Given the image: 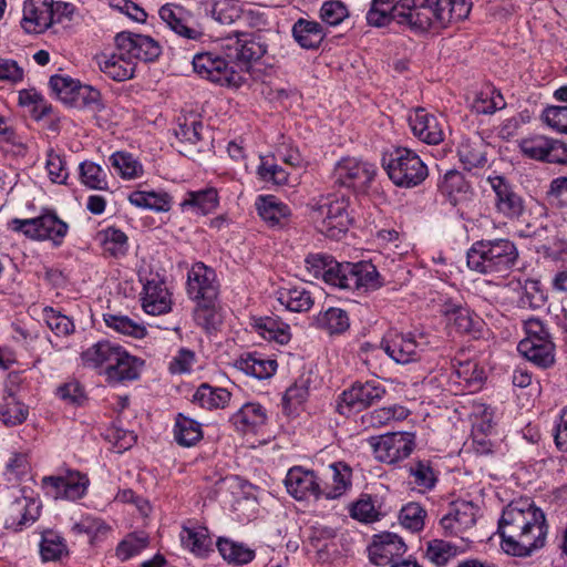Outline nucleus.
Returning a JSON list of instances; mask_svg holds the SVG:
<instances>
[{"mask_svg":"<svg viewBox=\"0 0 567 567\" xmlns=\"http://www.w3.org/2000/svg\"><path fill=\"white\" fill-rule=\"evenodd\" d=\"M498 534L505 554L526 558L545 546L548 525L544 512L534 502L518 499L503 509Z\"/></svg>","mask_w":567,"mask_h":567,"instance_id":"nucleus-1","label":"nucleus"},{"mask_svg":"<svg viewBox=\"0 0 567 567\" xmlns=\"http://www.w3.org/2000/svg\"><path fill=\"white\" fill-rule=\"evenodd\" d=\"M466 258L471 270L503 277L516 266L518 250L508 239L480 240L472 245Z\"/></svg>","mask_w":567,"mask_h":567,"instance_id":"nucleus-2","label":"nucleus"},{"mask_svg":"<svg viewBox=\"0 0 567 567\" xmlns=\"http://www.w3.org/2000/svg\"><path fill=\"white\" fill-rule=\"evenodd\" d=\"M524 329L526 337L518 343V352L539 368L551 367L555 362V344L548 328L539 319L529 318L524 321Z\"/></svg>","mask_w":567,"mask_h":567,"instance_id":"nucleus-3","label":"nucleus"},{"mask_svg":"<svg viewBox=\"0 0 567 567\" xmlns=\"http://www.w3.org/2000/svg\"><path fill=\"white\" fill-rule=\"evenodd\" d=\"M383 167L390 179L401 187H414L427 176V167L420 156L406 147H396L388 158L383 159Z\"/></svg>","mask_w":567,"mask_h":567,"instance_id":"nucleus-4","label":"nucleus"},{"mask_svg":"<svg viewBox=\"0 0 567 567\" xmlns=\"http://www.w3.org/2000/svg\"><path fill=\"white\" fill-rule=\"evenodd\" d=\"M394 13L396 23L414 33L441 29L430 0H399Z\"/></svg>","mask_w":567,"mask_h":567,"instance_id":"nucleus-5","label":"nucleus"},{"mask_svg":"<svg viewBox=\"0 0 567 567\" xmlns=\"http://www.w3.org/2000/svg\"><path fill=\"white\" fill-rule=\"evenodd\" d=\"M378 461L394 464L411 455L415 447V436L410 432H390L368 439Z\"/></svg>","mask_w":567,"mask_h":567,"instance_id":"nucleus-6","label":"nucleus"},{"mask_svg":"<svg viewBox=\"0 0 567 567\" xmlns=\"http://www.w3.org/2000/svg\"><path fill=\"white\" fill-rule=\"evenodd\" d=\"M89 483L85 474L76 470H65L58 475L43 476L41 487L54 499L76 501L85 495Z\"/></svg>","mask_w":567,"mask_h":567,"instance_id":"nucleus-7","label":"nucleus"},{"mask_svg":"<svg viewBox=\"0 0 567 567\" xmlns=\"http://www.w3.org/2000/svg\"><path fill=\"white\" fill-rule=\"evenodd\" d=\"M192 63L197 74L219 85H238L241 81V76L234 69L231 61L212 52L195 54Z\"/></svg>","mask_w":567,"mask_h":567,"instance_id":"nucleus-8","label":"nucleus"},{"mask_svg":"<svg viewBox=\"0 0 567 567\" xmlns=\"http://www.w3.org/2000/svg\"><path fill=\"white\" fill-rule=\"evenodd\" d=\"M13 229L35 240H52L60 244L66 235L68 225L58 215H38L29 219H13Z\"/></svg>","mask_w":567,"mask_h":567,"instance_id":"nucleus-9","label":"nucleus"},{"mask_svg":"<svg viewBox=\"0 0 567 567\" xmlns=\"http://www.w3.org/2000/svg\"><path fill=\"white\" fill-rule=\"evenodd\" d=\"M385 393L384 386L378 381L355 382L342 392L338 412L344 415L352 411H362L381 401Z\"/></svg>","mask_w":567,"mask_h":567,"instance_id":"nucleus-10","label":"nucleus"},{"mask_svg":"<svg viewBox=\"0 0 567 567\" xmlns=\"http://www.w3.org/2000/svg\"><path fill=\"white\" fill-rule=\"evenodd\" d=\"M115 45L122 54H127L133 62H153L162 53V47L154 38L131 31H122L115 35Z\"/></svg>","mask_w":567,"mask_h":567,"instance_id":"nucleus-11","label":"nucleus"},{"mask_svg":"<svg viewBox=\"0 0 567 567\" xmlns=\"http://www.w3.org/2000/svg\"><path fill=\"white\" fill-rule=\"evenodd\" d=\"M186 290L195 302L217 301L219 286L215 270L203 262L194 264L187 272Z\"/></svg>","mask_w":567,"mask_h":567,"instance_id":"nucleus-12","label":"nucleus"},{"mask_svg":"<svg viewBox=\"0 0 567 567\" xmlns=\"http://www.w3.org/2000/svg\"><path fill=\"white\" fill-rule=\"evenodd\" d=\"M375 174L374 164L357 157H342L334 166L336 182L346 187L365 188Z\"/></svg>","mask_w":567,"mask_h":567,"instance_id":"nucleus-13","label":"nucleus"},{"mask_svg":"<svg viewBox=\"0 0 567 567\" xmlns=\"http://www.w3.org/2000/svg\"><path fill=\"white\" fill-rule=\"evenodd\" d=\"M228 40L227 58L231 60L234 69L236 66H239L240 69L244 66L247 68L249 62L262 58L268 49V44L259 33H243L236 37L235 40L231 38Z\"/></svg>","mask_w":567,"mask_h":567,"instance_id":"nucleus-14","label":"nucleus"},{"mask_svg":"<svg viewBox=\"0 0 567 567\" xmlns=\"http://www.w3.org/2000/svg\"><path fill=\"white\" fill-rule=\"evenodd\" d=\"M409 125L420 141L436 145L444 141V118L430 113L424 107H416L409 113Z\"/></svg>","mask_w":567,"mask_h":567,"instance_id":"nucleus-15","label":"nucleus"},{"mask_svg":"<svg viewBox=\"0 0 567 567\" xmlns=\"http://www.w3.org/2000/svg\"><path fill=\"white\" fill-rule=\"evenodd\" d=\"M380 348L396 363L406 364L420 359L422 344L412 333L390 331L380 343Z\"/></svg>","mask_w":567,"mask_h":567,"instance_id":"nucleus-16","label":"nucleus"},{"mask_svg":"<svg viewBox=\"0 0 567 567\" xmlns=\"http://www.w3.org/2000/svg\"><path fill=\"white\" fill-rule=\"evenodd\" d=\"M287 492L297 501L319 499L322 496L321 478L312 470L291 467L285 478Z\"/></svg>","mask_w":567,"mask_h":567,"instance_id":"nucleus-17","label":"nucleus"},{"mask_svg":"<svg viewBox=\"0 0 567 567\" xmlns=\"http://www.w3.org/2000/svg\"><path fill=\"white\" fill-rule=\"evenodd\" d=\"M39 515V503L18 491L17 494H12V501L3 508L4 527L19 530L23 526L35 522Z\"/></svg>","mask_w":567,"mask_h":567,"instance_id":"nucleus-18","label":"nucleus"},{"mask_svg":"<svg viewBox=\"0 0 567 567\" xmlns=\"http://www.w3.org/2000/svg\"><path fill=\"white\" fill-rule=\"evenodd\" d=\"M405 551L406 545L402 538L389 532L375 535L368 547L369 559L377 566H392Z\"/></svg>","mask_w":567,"mask_h":567,"instance_id":"nucleus-19","label":"nucleus"},{"mask_svg":"<svg viewBox=\"0 0 567 567\" xmlns=\"http://www.w3.org/2000/svg\"><path fill=\"white\" fill-rule=\"evenodd\" d=\"M21 27L28 33L40 34L52 27V0H25Z\"/></svg>","mask_w":567,"mask_h":567,"instance_id":"nucleus-20","label":"nucleus"},{"mask_svg":"<svg viewBox=\"0 0 567 567\" xmlns=\"http://www.w3.org/2000/svg\"><path fill=\"white\" fill-rule=\"evenodd\" d=\"M142 306L146 313L158 316L171 310V293L158 276L147 280L143 288Z\"/></svg>","mask_w":567,"mask_h":567,"instance_id":"nucleus-21","label":"nucleus"},{"mask_svg":"<svg viewBox=\"0 0 567 567\" xmlns=\"http://www.w3.org/2000/svg\"><path fill=\"white\" fill-rule=\"evenodd\" d=\"M442 313L457 332L468 334L475 339L481 336L484 321L468 308L455 303H445Z\"/></svg>","mask_w":567,"mask_h":567,"instance_id":"nucleus-22","label":"nucleus"},{"mask_svg":"<svg viewBox=\"0 0 567 567\" xmlns=\"http://www.w3.org/2000/svg\"><path fill=\"white\" fill-rule=\"evenodd\" d=\"M144 361L137 357L131 355L123 347L116 355L109 370L100 371L106 377L110 383H122L134 381L140 378Z\"/></svg>","mask_w":567,"mask_h":567,"instance_id":"nucleus-23","label":"nucleus"},{"mask_svg":"<svg viewBox=\"0 0 567 567\" xmlns=\"http://www.w3.org/2000/svg\"><path fill=\"white\" fill-rule=\"evenodd\" d=\"M441 195L453 206H462L470 202L473 192L465 177L458 171H449L439 183Z\"/></svg>","mask_w":567,"mask_h":567,"instance_id":"nucleus-24","label":"nucleus"},{"mask_svg":"<svg viewBox=\"0 0 567 567\" xmlns=\"http://www.w3.org/2000/svg\"><path fill=\"white\" fill-rule=\"evenodd\" d=\"M439 21V28L446 29L465 20L472 10V0H430Z\"/></svg>","mask_w":567,"mask_h":567,"instance_id":"nucleus-25","label":"nucleus"},{"mask_svg":"<svg viewBox=\"0 0 567 567\" xmlns=\"http://www.w3.org/2000/svg\"><path fill=\"white\" fill-rule=\"evenodd\" d=\"M158 14L162 21L177 35L187 40H199L203 37V32L190 25L188 20L184 18V11L181 7L166 3L161 7Z\"/></svg>","mask_w":567,"mask_h":567,"instance_id":"nucleus-26","label":"nucleus"},{"mask_svg":"<svg viewBox=\"0 0 567 567\" xmlns=\"http://www.w3.org/2000/svg\"><path fill=\"white\" fill-rule=\"evenodd\" d=\"M100 70L114 81L122 82L134 76L136 64L127 54L115 48L112 54L99 59Z\"/></svg>","mask_w":567,"mask_h":567,"instance_id":"nucleus-27","label":"nucleus"},{"mask_svg":"<svg viewBox=\"0 0 567 567\" xmlns=\"http://www.w3.org/2000/svg\"><path fill=\"white\" fill-rule=\"evenodd\" d=\"M291 34L293 40L306 50L319 49L327 37L320 22L305 18H300L293 23Z\"/></svg>","mask_w":567,"mask_h":567,"instance_id":"nucleus-28","label":"nucleus"},{"mask_svg":"<svg viewBox=\"0 0 567 567\" xmlns=\"http://www.w3.org/2000/svg\"><path fill=\"white\" fill-rule=\"evenodd\" d=\"M121 349L122 347L118 344L102 340L83 351L81 359L85 367L104 371L109 370V367L113 364Z\"/></svg>","mask_w":567,"mask_h":567,"instance_id":"nucleus-29","label":"nucleus"},{"mask_svg":"<svg viewBox=\"0 0 567 567\" xmlns=\"http://www.w3.org/2000/svg\"><path fill=\"white\" fill-rule=\"evenodd\" d=\"M486 181L495 193L496 207L499 213H522V198L512 189L505 177L491 175Z\"/></svg>","mask_w":567,"mask_h":567,"instance_id":"nucleus-30","label":"nucleus"},{"mask_svg":"<svg viewBox=\"0 0 567 567\" xmlns=\"http://www.w3.org/2000/svg\"><path fill=\"white\" fill-rule=\"evenodd\" d=\"M266 421V409L257 402H248L244 404L230 417V422L236 427V430L243 433L255 432L257 427L264 425Z\"/></svg>","mask_w":567,"mask_h":567,"instance_id":"nucleus-31","label":"nucleus"},{"mask_svg":"<svg viewBox=\"0 0 567 567\" xmlns=\"http://www.w3.org/2000/svg\"><path fill=\"white\" fill-rule=\"evenodd\" d=\"M453 374L460 384H463L470 392L480 390L485 381L484 369L475 360L452 361Z\"/></svg>","mask_w":567,"mask_h":567,"instance_id":"nucleus-32","label":"nucleus"},{"mask_svg":"<svg viewBox=\"0 0 567 567\" xmlns=\"http://www.w3.org/2000/svg\"><path fill=\"white\" fill-rule=\"evenodd\" d=\"M330 468L331 482L321 480V494L326 499H336L351 487V468L342 462L331 464Z\"/></svg>","mask_w":567,"mask_h":567,"instance_id":"nucleus-33","label":"nucleus"},{"mask_svg":"<svg viewBox=\"0 0 567 567\" xmlns=\"http://www.w3.org/2000/svg\"><path fill=\"white\" fill-rule=\"evenodd\" d=\"M315 326L330 336L342 334L350 328V318L346 310L330 307L318 313Z\"/></svg>","mask_w":567,"mask_h":567,"instance_id":"nucleus-34","label":"nucleus"},{"mask_svg":"<svg viewBox=\"0 0 567 567\" xmlns=\"http://www.w3.org/2000/svg\"><path fill=\"white\" fill-rule=\"evenodd\" d=\"M136 208L167 213L172 209V196L164 190H134L128 196Z\"/></svg>","mask_w":567,"mask_h":567,"instance_id":"nucleus-35","label":"nucleus"},{"mask_svg":"<svg viewBox=\"0 0 567 567\" xmlns=\"http://www.w3.org/2000/svg\"><path fill=\"white\" fill-rule=\"evenodd\" d=\"M218 204L217 190L213 187H206L199 190L187 192L179 205L183 210L212 213L218 207Z\"/></svg>","mask_w":567,"mask_h":567,"instance_id":"nucleus-36","label":"nucleus"},{"mask_svg":"<svg viewBox=\"0 0 567 567\" xmlns=\"http://www.w3.org/2000/svg\"><path fill=\"white\" fill-rule=\"evenodd\" d=\"M486 146L480 137L462 138L457 146L460 162L465 169L484 166L486 163Z\"/></svg>","mask_w":567,"mask_h":567,"instance_id":"nucleus-37","label":"nucleus"},{"mask_svg":"<svg viewBox=\"0 0 567 567\" xmlns=\"http://www.w3.org/2000/svg\"><path fill=\"white\" fill-rule=\"evenodd\" d=\"M179 537L182 545L196 556L203 557L212 550V539L205 527L183 526Z\"/></svg>","mask_w":567,"mask_h":567,"instance_id":"nucleus-38","label":"nucleus"},{"mask_svg":"<svg viewBox=\"0 0 567 567\" xmlns=\"http://www.w3.org/2000/svg\"><path fill=\"white\" fill-rule=\"evenodd\" d=\"M28 414V408L11 391L3 393L0 401V421L4 425H19L27 420Z\"/></svg>","mask_w":567,"mask_h":567,"instance_id":"nucleus-39","label":"nucleus"},{"mask_svg":"<svg viewBox=\"0 0 567 567\" xmlns=\"http://www.w3.org/2000/svg\"><path fill=\"white\" fill-rule=\"evenodd\" d=\"M110 165L116 174L125 181L140 178L144 174L142 163L133 154L124 151H117L109 157Z\"/></svg>","mask_w":567,"mask_h":567,"instance_id":"nucleus-40","label":"nucleus"},{"mask_svg":"<svg viewBox=\"0 0 567 567\" xmlns=\"http://www.w3.org/2000/svg\"><path fill=\"white\" fill-rule=\"evenodd\" d=\"M174 437L182 446H194L203 439L202 425L197 421L178 413L174 425Z\"/></svg>","mask_w":567,"mask_h":567,"instance_id":"nucleus-41","label":"nucleus"},{"mask_svg":"<svg viewBox=\"0 0 567 567\" xmlns=\"http://www.w3.org/2000/svg\"><path fill=\"white\" fill-rule=\"evenodd\" d=\"M277 300L293 312H307L313 306L310 291L303 287L282 288L278 291Z\"/></svg>","mask_w":567,"mask_h":567,"instance_id":"nucleus-42","label":"nucleus"},{"mask_svg":"<svg viewBox=\"0 0 567 567\" xmlns=\"http://www.w3.org/2000/svg\"><path fill=\"white\" fill-rule=\"evenodd\" d=\"M230 396V392L224 388H214L208 383H203L197 388L193 398L202 408L213 410L224 409Z\"/></svg>","mask_w":567,"mask_h":567,"instance_id":"nucleus-43","label":"nucleus"},{"mask_svg":"<svg viewBox=\"0 0 567 567\" xmlns=\"http://www.w3.org/2000/svg\"><path fill=\"white\" fill-rule=\"evenodd\" d=\"M352 270L350 279H348L349 290H355L360 288L375 289L380 286L378 278L379 274L377 268L369 262L352 264Z\"/></svg>","mask_w":567,"mask_h":567,"instance_id":"nucleus-44","label":"nucleus"},{"mask_svg":"<svg viewBox=\"0 0 567 567\" xmlns=\"http://www.w3.org/2000/svg\"><path fill=\"white\" fill-rule=\"evenodd\" d=\"M310 383V374H301L295 383L286 390L282 398V408L287 414L297 410V408L307 400Z\"/></svg>","mask_w":567,"mask_h":567,"instance_id":"nucleus-45","label":"nucleus"},{"mask_svg":"<svg viewBox=\"0 0 567 567\" xmlns=\"http://www.w3.org/2000/svg\"><path fill=\"white\" fill-rule=\"evenodd\" d=\"M80 182L91 189L107 190L109 178L106 171L92 161H84L79 165Z\"/></svg>","mask_w":567,"mask_h":567,"instance_id":"nucleus-46","label":"nucleus"},{"mask_svg":"<svg viewBox=\"0 0 567 567\" xmlns=\"http://www.w3.org/2000/svg\"><path fill=\"white\" fill-rule=\"evenodd\" d=\"M217 548L220 555L229 564L245 565L255 558V551L241 543L227 538H219Z\"/></svg>","mask_w":567,"mask_h":567,"instance_id":"nucleus-47","label":"nucleus"},{"mask_svg":"<svg viewBox=\"0 0 567 567\" xmlns=\"http://www.w3.org/2000/svg\"><path fill=\"white\" fill-rule=\"evenodd\" d=\"M408 415L403 406H389L370 411L361 416V424L365 430L377 429L386 425L393 420H401Z\"/></svg>","mask_w":567,"mask_h":567,"instance_id":"nucleus-48","label":"nucleus"},{"mask_svg":"<svg viewBox=\"0 0 567 567\" xmlns=\"http://www.w3.org/2000/svg\"><path fill=\"white\" fill-rule=\"evenodd\" d=\"M357 196L350 192H336L322 196L317 203V209L321 213H347L355 210Z\"/></svg>","mask_w":567,"mask_h":567,"instance_id":"nucleus-49","label":"nucleus"},{"mask_svg":"<svg viewBox=\"0 0 567 567\" xmlns=\"http://www.w3.org/2000/svg\"><path fill=\"white\" fill-rule=\"evenodd\" d=\"M409 474L413 477L414 484L422 493L432 491L439 481L431 461L427 460H419L411 464Z\"/></svg>","mask_w":567,"mask_h":567,"instance_id":"nucleus-50","label":"nucleus"},{"mask_svg":"<svg viewBox=\"0 0 567 567\" xmlns=\"http://www.w3.org/2000/svg\"><path fill=\"white\" fill-rule=\"evenodd\" d=\"M255 328L266 340L286 344L290 340L289 327L274 318L265 317L256 320Z\"/></svg>","mask_w":567,"mask_h":567,"instance_id":"nucleus-51","label":"nucleus"},{"mask_svg":"<svg viewBox=\"0 0 567 567\" xmlns=\"http://www.w3.org/2000/svg\"><path fill=\"white\" fill-rule=\"evenodd\" d=\"M551 138L545 135H532L519 141L520 152L528 158L547 162Z\"/></svg>","mask_w":567,"mask_h":567,"instance_id":"nucleus-52","label":"nucleus"},{"mask_svg":"<svg viewBox=\"0 0 567 567\" xmlns=\"http://www.w3.org/2000/svg\"><path fill=\"white\" fill-rule=\"evenodd\" d=\"M350 514L352 518L363 523L377 522L382 516L379 499L371 495H362L355 503H353Z\"/></svg>","mask_w":567,"mask_h":567,"instance_id":"nucleus-53","label":"nucleus"},{"mask_svg":"<svg viewBox=\"0 0 567 567\" xmlns=\"http://www.w3.org/2000/svg\"><path fill=\"white\" fill-rule=\"evenodd\" d=\"M348 215H321V219L316 220V228L326 237L339 240L349 229L350 219Z\"/></svg>","mask_w":567,"mask_h":567,"instance_id":"nucleus-54","label":"nucleus"},{"mask_svg":"<svg viewBox=\"0 0 567 567\" xmlns=\"http://www.w3.org/2000/svg\"><path fill=\"white\" fill-rule=\"evenodd\" d=\"M239 369L248 375L262 380L270 378L276 372L277 362L248 354L240 359Z\"/></svg>","mask_w":567,"mask_h":567,"instance_id":"nucleus-55","label":"nucleus"},{"mask_svg":"<svg viewBox=\"0 0 567 567\" xmlns=\"http://www.w3.org/2000/svg\"><path fill=\"white\" fill-rule=\"evenodd\" d=\"M40 554L44 561L60 560L68 555L63 537L52 530L44 532L40 543Z\"/></svg>","mask_w":567,"mask_h":567,"instance_id":"nucleus-56","label":"nucleus"},{"mask_svg":"<svg viewBox=\"0 0 567 567\" xmlns=\"http://www.w3.org/2000/svg\"><path fill=\"white\" fill-rule=\"evenodd\" d=\"M105 324L118 333L142 339L146 334V328L127 316L105 313L103 315Z\"/></svg>","mask_w":567,"mask_h":567,"instance_id":"nucleus-57","label":"nucleus"},{"mask_svg":"<svg viewBox=\"0 0 567 567\" xmlns=\"http://www.w3.org/2000/svg\"><path fill=\"white\" fill-rule=\"evenodd\" d=\"M150 544V537L144 532H135L128 534L116 547V556L121 560H127L142 550Z\"/></svg>","mask_w":567,"mask_h":567,"instance_id":"nucleus-58","label":"nucleus"},{"mask_svg":"<svg viewBox=\"0 0 567 567\" xmlns=\"http://www.w3.org/2000/svg\"><path fill=\"white\" fill-rule=\"evenodd\" d=\"M458 554L457 546L443 539H433L427 543L425 556L437 567L445 566Z\"/></svg>","mask_w":567,"mask_h":567,"instance_id":"nucleus-59","label":"nucleus"},{"mask_svg":"<svg viewBox=\"0 0 567 567\" xmlns=\"http://www.w3.org/2000/svg\"><path fill=\"white\" fill-rule=\"evenodd\" d=\"M194 319L198 326L208 332L217 330V327L221 323V317L217 310V301L196 302Z\"/></svg>","mask_w":567,"mask_h":567,"instance_id":"nucleus-60","label":"nucleus"},{"mask_svg":"<svg viewBox=\"0 0 567 567\" xmlns=\"http://www.w3.org/2000/svg\"><path fill=\"white\" fill-rule=\"evenodd\" d=\"M102 245L105 252L118 258L126 255L128 245L127 236L120 229L109 227L101 233Z\"/></svg>","mask_w":567,"mask_h":567,"instance_id":"nucleus-61","label":"nucleus"},{"mask_svg":"<svg viewBox=\"0 0 567 567\" xmlns=\"http://www.w3.org/2000/svg\"><path fill=\"white\" fill-rule=\"evenodd\" d=\"M258 177L274 185H285L288 183L289 174L278 164L274 163L268 156H260V164L257 167Z\"/></svg>","mask_w":567,"mask_h":567,"instance_id":"nucleus-62","label":"nucleus"},{"mask_svg":"<svg viewBox=\"0 0 567 567\" xmlns=\"http://www.w3.org/2000/svg\"><path fill=\"white\" fill-rule=\"evenodd\" d=\"M319 17L324 24L337 27L349 18V10L340 0H328L321 4Z\"/></svg>","mask_w":567,"mask_h":567,"instance_id":"nucleus-63","label":"nucleus"},{"mask_svg":"<svg viewBox=\"0 0 567 567\" xmlns=\"http://www.w3.org/2000/svg\"><path fill=\"white\" fill-rule=\"evenodd\" d=\"M43 320L51 331L58 337H65L74 331L73 321L68 316L55 311L51 307L43 309Z\"/></svg>","mask_w":567,"mask_h":567,"instance_id":"nucleus-64","label":"nucleus"}]
</instances>
